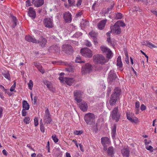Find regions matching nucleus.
Wrapping results in <instances>:
<instances>
[{
	"label": "nucleus",
	"instance_id": "0e129e2a",
	"mask_svg": "<svg viewBox=\"0 0 157 157\" xmlns=\"http://www.w3.org/2000/svg\"><path fill=\"white\" fill-rule=\"evenodd\" d=\"M144 141L145 142V145H148V144H150V141H147V139H145Z\"/></svg>",
	"mask_w": 157,
	"mask_h": 157
},
{
	"label": "nucleus",
	"instance_id": "ddd939ff",
	"mask_svg": "<svg viewBox=\"0 0 157 157\" xmlns=\"http://www.w3.org/2000/svg\"><path fill=\"white\" fill-rule=\"evenodd\" d=\"M83 94V92L80 90H75L74 92L75 99L77 103H80L81 101L80 97Z\"/></svg>",
	"mask_w": 157,
	"mask_h": 157
},
{
	"label": "nucleus",
	"instance_id": "c756f323",
	"mask_svg": "<svg viewBox=\"0 0 157 157\" xmlns=\"http://www.w3.org/2000/svg\"><path fill=\"white\" fill-rule=\"evenodd\" d=\"M117 65L120 67H121L122 66V63L121 62V56H119L117 58Z\"/></svg>",
	"mask_w": 157,
	"mask_h": 157
},
{
	"label": "nucleus",
	"instance_id": "79ce46f5",
	"mask_svg": "<svg viewBox=\"0 0 157 157\" xmlns=\"http://www.w3.org/2000/svg\"><path fill=\"white\" fill-rule=\"evenodd\" d=\"M83 133V131L82 130L77 131L75 130L74 131V134L76 135H80Z\"/></svg>",
	"mask_w": 157,
	"mask_h": 157
},
{
	"label": "nucleus",
	"instance_id": "f704fd0d",
	"mask_svg": "<svg viewBox=\"0 0 157 157\" xmlns=\"http://www.w3.org/2000/svg\"><path fill=\"white\" fill-rule=\"evenodd\" d=\"M30 118L29 117H27L24 118V122L26 124H29V123Z\"/></svg>",
	"mask_w": 157,
	"mask_h": 157
},
{
	"label": "nucleus",
	"instance_id": "052dcab7",
	"mask_svg": "<svg viewBox=\"0 0 157 157\" xmlns=\"http://www.w3.org/2000/svg\"><path fill=\"white\" fill-rule=\"evenodd\" d=\"M107 40L109 44H112L110 37L107 38Z\"/></svg>",
	"mask_w": 157,
	"mask_h": 157
},
{
	"label": "nucleus",
	"instance_id": "4c0bfd02",
	"mask_svg": "<svg viewBox=\"0 0 157 157\" xmlns=\"http://www.w3.org/2000/svg\"><path fill=\"white\" fill-rule=\"evenodd\" d=\"M28 85L29 89L31 90H32L33 85V82L32 80H31L29 81V82L28 83Z\"/></svg>",
	"mask_w": 157,
	"mask_h": 157
},
{
	"label": "nucleus",
	"instance_id": "4468645a",
	"mask_svg": "<svg viewBox=\"0 0 157 157\" xmlns=\"http://www.w3.org/2000/svg\"><path fill=\"white\" fill-rule=\"evenodd\" d=\"M44 121L46 124L50 123L52 121L48 109L45 111V114L44 118Z\"/></svg>",
	"mask_w": 157,
	"mask_h": 157
},
{
	"label": "nucleus",
	"instance_id": "603ef678",
	"mask_svg": "<svg viewBox=\"0 0 157 157\" xmlns=\"http://www.w3.org/2000/svg\"><path fill=\"white\" fill-rule=\"evenodd\" d=\"M141 110L143 111L144 110L146 109V107L144 104H142L140 107Z\"/></svg>",
	"mask_w": 157,
	"mask_h": 157
},
{
	"label": "nucleus",
	"instance_id": "de8ad7c7",
	"mask_svg": "<svg viewBox=\"0 0 157 157\" xmlns=\"http://www.w3.org/2000/svg\"><path fill=\"white\" fill-rule=\"evenodd\" d=\"M68 3L71 6H75V2L74 0H68Z\"/></svg>",
	"mask_w": 157,
	"mask_h": 157
},
{
	"label": "nucleus",
	"instance_id": "e2e57ef3",
	"mask_svg": "<svg viewBox=\"0 0 157 157\" xmlns=\"http://www.w3.org/2000/svg\"><path fill=\"white\" fill-rule=\"evenodd\" d=\"M82 14V13L81 12H78L76 14V16L77 17H79L81 16Z\"/></svg>",
	"mask_w": 157,
	"mask_h": 157
},
{
	"label": "nucleus",
	"instance_id": "bb28decb",
	"mask_svg": "<svg viewBox=\"0 0 157 157\" xmlns=\"http://www.w3.org/2000/svg\"><path fill=\"white\" fill-rule=\"evenodd\" d=\"M11 19L13 23L12 27L13 28H14L17 25V20L16 17L13 16H11Z\"/></svg>",
	"mask_w": 157,
	"mask_h": 157
},
{
	"label": "nucleus",
	"instance_id": "f8f14e48",
	"mask_svg": "<svg viewBox=\"0 0 157 157\" xmlns=\"http://www.w3.org/2000/svg\"><path fill=\"white\" fill-rule=\"evenodd\" d=\"M100 48L103 52L106 53L107 57L109 59L111 58L113 56V54L111 51L108 48L104 46H102Z\"/></svg>",
	"mask_w": 157,
	"mask_h": 157
},
{
	"label": "nucleus",
	"instance_id": "5701e85b",
	"mask_svg": "<svg viewBox=\"0 0 157 157\" xmlns=\"http://www.w3.org/2000/svg\"><path fill=\"white\" fill-rule=\"evenodd\" d=\"M107 155L110 157H112L113 156L114 154V149L113 147H109L107 150Z\"/></svg>",
	"mask_w": 157,
	"mask_h": 157
},
{
	"label": "nucleus",
	"instance_id": "a878e982",
	"mask_svg": "<svg viewBox=\"0 0 157 157\" xmlns=\"http://www.w3.org/2000/svg\"><path fill=\"white\" fill-rule=\"evenodd\" d=\"M23 109L28 110L29 108V105L27 101L25 100H24L22 102Z\"/></svg>",
	"mask_w": 157,
	"mask_h": 157
},
{
	"label": "nucleus",
	"instance_id": "a19ab883",
	"mask_svg": "<svg viewBox=\"0 0 157 157\" xmlns=\"http://www.w3.org/2000/svg\"><path fill=\"white\" fill-rule=\"evenodd\" d=\"M16 86V82H14V84L12 86L10 87V91H11V92L14 91V92H16V90H14V89L15 88Z\"/></svg>",
	"mask_w": 157,
	"mask_h": 157
},
{
	"label": "nucleus",
	"instance_id": "6e6d98bb",
	"mask_svg": "<svg viewBox=\"0 0 157 157\" xmlns=\"http://www.w3.org/2000/svg\"><path fill=\"white\" fill-rule=\"evenodd\" d=\"M26 6L28 7L31 6V3L29 0H27L26 1Z\"/></svg>",
	"mask_w": 157,
	"mask_h": 157
},
{
	"label": "nucleus",
	"instance_id": "39448f33",
	"mask_svg": "<svg viewBox=\"0 0 157 157\" xmlns=\"http://www.w3.org/2000/svg\"><path fill=\"white\" fill-rule=\"evenodd\" d=\"M59 79L60 82L63 83H66L67 85L71 86L74 83L75 80L73 78H63L62 77H59Z\"/></svg>",
	"mask_w": 157,
	"mask_h": 157
},
{
	"label": "nucleus",
	"instance_id": "864d4df0",
	"mask_svg": "<svg viewBox=\"0 0 157 157\" xmlns=\"http://www.w3.org/2000/svg\"><path fill=\"white\" fill-rule=\"evenodd\" d=\"M39 71H40L42 74H44V70L42 68V66L38 69Z\"/></svg>",
	"mask_w": 157,
	"mask_h": 157
},
{
	"label": "nucleus",
	"instance_id": "f03ea898",
	"mask_svg": "<svg viewBox=\"0 0 157 157\" xmlns=\"http://www.w3.org/2000/svg\"><path fill=\"white\" fill-rule=\"evenodd\" d=\"M121 90L117 88H116L113 90V92L109 100V103L111 106L114 105L117 100V97L121 94Z\"/></svg>",
	"mask_w": 157,
	"mask_h": 157
},
{
	"label": "nucleus",
	"instance_id": "20e7f679",
	"mask_svg": "<svg viewBox=\"0 0 157 157\" xmlns=\"http://www.w3.org/2000/svg\"><path fill=\"white\" fill-rule=\"evenodd\" d=\"M118 107H116L113 109L111 112L110 117H111L113 120H115L116 122H118L120 119V114L118 112Z\"/></svg>",
	"mask_w": 157,
	"mask_h": 157
},
{
	"label": "nucleus",
	"instance_id": "423d86ee",
	"mask_svg": "<svg viewBox=\"0 0 157 157\" xmlns=\"http://www.w3.org/2000/svg\"><path fill=\"white\" fill-rule=\"evenodd\" d=\"M80 52L83 56L86 57L90 58L93 56L92 51L87 48L82 49L80 50Z\"/></svg>",
	"mask_w": 157,
	"mask_h": 157
},
{
	"label": "nucleus",
	"instance_id": "c85d7f7f",
	"mask_svg": "<svg viewBox=\"0 0 157 157\" xmlns=\"http://www.w3.org/2000/svg\"><path fill=\"white\" fill-rule=\"evenodd\" d=\"M50 49L53 50L56 52H59L60 51V48L56 45H53L51 47Z\"/></svg>",
	"mask_w": 157,
	"mask_h": 157
},
{
	"label": "nucleus",
	"instance_id": "2eb2a0df",
	"mask_svg": "<svg viewBox=\"0 0 157 157\" xmlns=\"http://www.w3.org/2000/svg\"><path fill=\"white\" fill-rule=\"evenodd\" d=\"M71 14L69 12L64 13L63 17L65 21L67 23H70L72 20Z\"/></svg>",
	"mask_w": 157,
	"mask_h": 157
},
{
	"label": "nucleus",
	"instance_id": "774afa93",
	"mask_svg": "<svg viewBox=\"0 0 157 157\" xmlns=\"http://www.w3.org/2000/svg\"><path fill=\"white\" fill-rule=\"evenodd\" d=\"M37 100V98L36 96L34 97L33 98V102L34 104H36Z\"/></svg>",
	"mask_w": 157,
	"mask_h": 157
},
{
	"label": "nucleus",
	"instance_id": "e433bc0d",
	"mask_svg": "<svg viewBox=\"0 0 157 157\" xmlns=\"http://www.w3.org/2000/svg\"><path fill=\"white\" fill-rule=\"evenodd\" d=\"M89 34L91 37L94 38L96 37L97 35L96 33L93 31L89 33Z\"/></svg>",
	"mask_w": 157,
	"mask_h": 157
},
{
	"label": "nucleus",
	"instance_id": "c03bdc74",
	"mask_svg": "<svg viewBox=\"0 0 157 157\" xmlns=\"http://www.w3.org/2000/svg\"><path fill=\"white\" fill-rule=\"evenodd\" d=\"M146 149L149 151H150L151 152L153 151V147L150 145H147L146 147Z\"/></svg>",
	"mask_w": 157,
	"mask_h": 157
},
{
	"label": "nucleus",
	"instance_id": "aec40b11",
	"mask_svg": "<svg viewBox=\"0 0 157 157\" xmlns=\"http://www.w3.org/2000/svg\"><path fill=\"white\" fill-rule=\"evenodd\" d=\"M107 20H102L99 22L98 24V27L100 30L103 29L106 23Z\"/></svg>",
	"mask_w": 157,
	"mask_h": 157
},
{
	"label": "nucleus",
	"instance_id": "a211bd4d",
	"mask_svg": "<svg viewBox=\"0 0 157 157\" xmlns=\"http://www.w3.org/2000/svg\"><path fill=\"white\" fill-rule=\"evenodd\" d=\"M28 14L29 16L32 19H34L36 17V14L34 9L32 7H30L29 8Z\"/></svg>",
	"mask_w": 157,
	"mask_h": 157
},
{
	"label": "nucleus",
	"instance_id": "1a4fd4ad",
	"mask_svg": "<svg viewBox=\"0 0 157 157\" xmlns=\"http://www.w3.org/2000/svg\"><path fill=\"white\" fill-rule=\"evenodd\" d=\"M43 23L44 26L47 28H51L53 27V20L52 18H47L44 19Z\"/></svg>",
	"mask_w": 157,
	"mask_h": 157
},
{
	"label": "nucleus",
	"instance_id": "69168bd1",
	"mask_svg": "<svg viewBox=\"0 0 157 157\" xmlns=\"http://www.w3.org/2000/svg\"><path fill=\"white\" fill-rule=\"evenodd\" d=\"M148 41H144L141 42V44L143 45H145L146 46H147V43Z\"/></svg>",
	"mask_w": 157,
	"mask_h": 157
},
{
	"label": "nucleus",
	"instance_id": "a18cd8bd",
	"mask_svg": "<svg viewBox=\"0 0 157 157\" xmlns=\"http://www.w3.org/2000/svg\"><path fill=\"white\" fill-rule=\"evenodd\" d=\"M34 124L35 127H36L38 125V118L36 117L34 119Z\"/></svg>",
	"mask_w": 157,
	"mask_h": 157
},
{
	"label": "nucleus",
	"instance_id": "f257e3e1",
	"mask_svg": "<svg viewBox=\"0 0 157 157\" xmlns=\"http://www.w3.org/2000/svg\"><path fill=\"white\" fill-rule=\"evenodd\" d=\"M124 26H125V24L122 21H118L114 25L110 27L111 32L115 34H119L121 33V32L120 27Z\"/></svg>",
	"mask_w": 157,
	"mask_h": 157
},
{
	"label": "nucleus",
	"instance_id": "cd10ccee",
	"mask_svg": "<svg viewBox=\"0 0 157 157\" xmlns=\"http://www.w3.org/2000/svg\"><path fill=\"white\" fill-rule=\"evenodd\" d=\"M62 48L63 51H70V50L72 48V47L71 45H69L64 44L63 45Z\"/></svg>",
	"mask_w": 157,
	"mask_h": 157
},
{
	"label": "nucleus",
	"instance_id": "f3484780",
	"mask_svg": "<svg viewBox=\"0 0 157 157\" xmlns=\"http://www.w3.org/2000/svg\"><path fill=\"white\" fill-rule=\"evenodd\" d=\"M117 78L116 74L114 72L113 70H111L110 71L109 74L108 79L110 81H112L115 80Z\"/></svg>",
	"mask_w": 157,
	"mask_h": 157
},
{
	"label": "nucleus",
	"instance_id": "bf43d9fd",
	"mask_svg": "<svg viewBox=\"0 0 157 157\" xmlns=\"http://www.w3.org/2000/svg\"><path fill=\"white\" fill-rule=\"evenodd\" d=\"M111 91V88H109L107 90V94L108 95H109V94L110 93V92Z\"/></svg>",
	"mask_w": 157,
	"mask_h": 157
},
{
	"label": "nucleus",
	"instance_id": "58836bf2",
	"mask_svg": "<svg viewBox=\"0 0 157 157\" xmlns=\"http://www.w3.org/2000/svg\"><path fill=\"white\" fill-rule=\"evenodd\" d=\"M52 138L55 143H56L59 140L56 135H52Z\"/></svg>",
	"mask_w": 157,
	"mask_h": 157
},
{
	"label": "nucleus",
	"instance_id": "412c9836",
	"mask_svg": "<svg viewBox=\"0 0 157 157\" xmlns=\"http://www.w3.org/2000/svg\"><path fill=\"white\" fill-rule=\"evenodd\" d=\"M129 151L127 147H124L121 150V153L125 157H128L129 154Z\"/></svg>",
	"mask_w": 157,
	"mask_h": 157
},
{
	"label": "nucleus",
	"instance_id": "6ab92c4d",
	"mask_svg": "<svg viewBox=\"0 0 157 157\" xmlns=\"http://www.w3.org/2000/svg\"><path fill=\"white\" fill-rule=\"evenodd\" d=\"M25 39L26 40L29 42H32L33 43L36 44H37V43L39 42V41H37L36 39L29 35L26 36L25 37Z\"/></svg>",
	"mask_w": 157,
	"mask_h": 157
},
{
	"label": "nucleus",
	"instance_id": "2f4dec72",
	"mask_svg": "<svg viewBox=\"0 0 157 157\" xmlns=\"http://www.w3.org/2000/svg\"><path fill=\"white\" fill-rule=\"evenodd\" d=\"M42 119H41L40 121V129L41 132H44V125L42 122Z\"/></svg>",
	"mask_w": 157,
	"mask_h": 157
},
{
	"label": "nucleus",
	"instance_id": "9d476101",
	"mask_svg": "<svg viewBox=\"0 0 157 157\" xmlns=\"http://www.w3.org/2000/svg\"><path fill=\"white\" fill-rule=\"evenodd\" d=\"M101 142L103 147V150L105 151L107 150V145H109L110 144V141L107 137H102L101 138Z\"/></svg>",
	"mask_w": 157,
	"mask_h": 157
},
{
	"label": "nucleus",
	"instance_id": "5fc2aeb1",
	"mask_svg": "<svg viewBox=\"0 0 157 157\" xmlns=\"http://www.w3.org/2000/svg\"><path fill=\"white\" fill-rule=\"evenodd\" d=\"M82 3V0H78V1L77 2V3H76V6L78 7L79 6H80L81 4Z\"/></svg>",
	"mask_w": 157,
	"mask_h": 157
},
{
	"label": "nucleus",
	"instance_id": "72a5a7b5",
	"mask_svg": "<svg viewBox=\"0 0 157 157\" xmlns=\"http://www.w3.org/2000/svg\"><path fill=\"white\" fill-rule=\"evenodd\" d=\"M3 75L5 78L9 80H10V75L8 72H6L3 74Z\"/></svg>",
	"mask_w": 157,
	"mask_h": 157
},
{
	"label": "nucleus",
	"instance_id": "680f3d73",
	"mask_svg": "<svg viewBox=\"0 0 157 157\" xmlns=\"http://www.w3.org/2000/svg\"><path fill=\"white\" fill-rule=\"evenodd\" d=\"M2 153L5 156H6L7 155V152L6 150L5 149H4L2 151Z\"/></svg>",
	"mask_w": 157,
	"mask_h": 157
},
{
	"label": "nucleus",
	"instance_id": "dca6fc26",
	"mask_svg": "<svg viewBox=\"0 0 157 157\" xmlns=\"http://www.w3.org/2000/svg\"><path fill=\"white\" fill-rule=\"evenodd\" d=\"M79 103L78 105L80 109L83 112L86 111L88 107L87 103L84 101H82V100Z\"/></svg>",
	"mask_w": 157,
	"mask_h": 157
},
{
	"label": "nucleus",
	"instance_id": "8fccbe9b",
	"mask_svg": "<svg viewBox=\"0 0 157 157\" xmlns=\"http://www.w3.org/2000/svg\"><path fill=\"white\" fill-rule=\"evenodd\" d=\"M34 65L38 69L41 66L40 63L36 62H34Z\"/></svg>",
	"mask_w": 157,
	"mask_h": 157
},
{
	"label": "nucleus",
	"instance_id": "9b49d317",
	"mask_svg": "<svg viewBox=\"0 0 157 157\" xmlns=\"http://www.w3.org/2000/svg\"><path fill=\"white\" fill-rule=\"evenodd\" d=\"M92 66L89 63H87L83 65L82 69V72L83 74L89 73L92 70Z\"/></svg>",
	"mask_w": 157,
	"mask_h": 157
},
{
	"label": "nucleus",
	"instance_id": "3c124183",
	"mask_svg": "<svg viewBox=\"0 0 157 157\" xmlns=\"http://www.w3.org/2000/svg\"><path fill=\"white\" fill-rule=\"evenodd\" d=\"M26 109H23L21 113H22V115L23 116H26L27 113V112L26 111Z\"/></svg>",
	"mask_w": 157,
	"mask_h": 157
},
{
	"label": "nucleus",
	"instance_id": "b1692460",
	"mask_svg": "<svg viewBox=\"0 0 157 157\" xmlns=\"http://www.w3.org/2000/svg\"><path fill=\"white\" fill-rule=\"evenodd\" d=\"M37 40L39 41L37 44L39 43L42 47L45 46L47 42V40L45 38L41 37L40 39V40Z\"/></svg>",
	"mask_w": 157,
	"mask_h": 157
},
{
	"label": "nucleus",
	"instance_id": "0eeeda50",
	"mask_svg": "<svg viewBox=\"0 0 157 157\" xmlns=\"http://www.w3.org/2000/svg\"><path fill=\"white\" fill-rule=\"evenodd\" d=\"M126 117L127 119L132 123L137 124L139 122L138 118L135 117L134 114L132 113L129 111L127 112Z\"/></svg>",
	"mask_w": 157,
	"mask_h": 157
},
{
	"label": "nucleus",
	"instance_id": "338daca9",
	"mask_svg": "<svg viewBox=\"0 0 157 157\" xmlns=\"http://www.w3.org/2000/svg\"><path fill=\"white\" fill-rule=\"evenodd\" d=\"M27 147L30 149L31 150L34 151V149L31 147V145L30 144H28L27 145Z\"/></svg>",
	"mask_w": 157,
	"mask_h": 157
},
{
	"label": "nucleus",
	"instance_id": "4d7b16f0",
	"mask_svg": "<svg viewBox=\"0 0 157 157\" xmlns=\"http://www.w3.org/2000/svg\"><path fill=\"white\" fill-rule=\"evenodd\" d=\"M151 11L157 17V11L154 10H151Z\"/></svg>",
	"mask_w": 157,
	"mask_h": 157
},
{
	"label": "nucleus",
	"instance_id": "ea45409f",
	"mask_svg": "<svg viewBox=\"0 0 157 157\" xmlns=\"http://www.w3.org/2000/svg\"><path fill=\"white\" fill-rule=\"evenodd\" d=\"M122 17V15L120 13H118L116 14L115 18L117 19H121Z\"/></svg>",
	"mask_w": 157,
	"mask_h": 157
},
{
	"label": "nucleus",
	"instance_id": "473e14b6",
	"mask_svg": "<svg viewBox=\"0 0 157 157\" xmlns=\"http://www.w3.org/2000/svg\"><path fill=\"white\" fill-rule=\"evenodd\" d=\"M75 61L76 63H82L83 62L82 60L81 59V57L79 56H78V55L76 57L75 60Z\"/></svg>",
	"mask_w": 157,
	"mask_h": 157
},
{
	"label": "nucleus",
	"instance_id": "13d9d810",
	"mask_svg": "<svg viewBox=\"0 0 157 157\" xmlns=\"http://www.w3.org/2000/svg\"><path fill=\"white\" fill-rule=\"evenodd\" d=\"M3 109L2 107H0V118L2 116Z\"/></svg>",
	"mask_w": 157,
	"mask_h": 157
},
{
	"label": "nucleus",
	"instance_id": "7c9ffc66",
	"mask_svg": "<svg viewBox=\"0 0 157 157\" xmlns=\"http://www.w3.org/2000/svg\"><path fill=\"white\" fill-rule=\"evenodd\" d=\"M44 83L47 86V87L48 89H50L52 86V83L51 82L47 80H45L44 81Z\"/></svg>",
	"mask_w": 157,
	"mask_h": 157
},
{
	"label": "nucleus",
	"instance_id": "7ed1b4c3",
	"mask_svg": "<svg viewBox=\"0 0 157 157\" xmlns=\"http://www.w3.org/2000/svg\"><path fill=\"white\" fill-rule=\"evenodd\" d=\"M95 115L93 113H89L85 115L84 120L87 124L91 125L95 123Z\"/></svg>",
	"mask_w": 157,
	"mask_h": 157
},
{
	"label": "nucleus",
	"instance_id": "09e8293b",
	"mask_svg": "<svg viewBox=\"0 0 157 157\" xmlns=\"http://www.w3.org/2000/svg\"><path fill=\"white\" fill-rule=\"evenodd\" d=\"M140 102L139 101H137L135 103V107L136 109V110L138 111V108L140 107Z\"/></svg>",
	"mask_w": 157,
	"mask_h": 157
},
{
	"label": "nucleus",
	"instance_id": "37998d69",
	"mask_svg": "<svg viewBox=\"0 0 157 157\" xmlns=\"http://www.w3.org/2000/svg\"><path fill=\"white\" fill-rule=\"evenodd\" d=\"M85 44L86 46L88 47H90L91 46L92 44L90 42L86 40L85 41Z\"/></svg>",
	"mask_w": 157,
	"mask_h": 157
},
{
	"label": "nucleus",
	"instance_id": "6e6552de",
	"mask_svg": "<svg viewBox=\"0 0 157 157\" xmlns=\"http://www.w3.org/2000/svg\"><path fill=\"white\" fill-rule=\"evenodd\" d=\"M94 61L95 63H104L105 62V57L101 55H97L93 56Z\"/></svg>",
	"mask_w": 157,
	"mask_h": 157
},
{
	"label": "nucleus",
	"instance_id": "393cba45",
	"mask_svg": "<svg viewBox=\"0 0 157 157\" xmlns=\"http://www.w3.org/2000/svg\"><path fill=\"white\" fill-rule=\"evenodd\" d=\"M44 3V0H36L34 3V5L37 7L42 6Z\"/></svg>",
	"mask_w": 157,
	"mask_h": 157
},
{
	"label": "nucleus",
	"instance_id": "49530a36",
	"mask_svg": "<svg viewBox=\"0 0 157 157\" xmlns=\"http://www.w3.org/2000/svg\"><path fill=\"white\" fill-rule=\"evenodd\" d=\"M82 35V33L81 32H78L76 33L74 35V36L76 37H78Z\"/></svg>",
	"mask_w": 157,
	"mask_h": 157
},
{
	"label": "nucleus",
	"instance_id": "4be33fe9",
	"mask_svg": "<svg viewBox=\"0 0 157 157\" xmlns=\"http://www.w3.org/2000/svg\"><path fill=\"white\" fill-rule=\"evenodd\" d=\"M116 126L115 124L113 125V127L112 128L111 135L112 138L113 139L115 144H116L115 141L114 140L115 139L116 135Z\"/></svg>",
	"mask_w": 157,
	"mask_h": 157
},
{
	"label": "nucleus",
	"instance_id": "c9c22d12",
	"mask_svg": "<svg viewBox=\"0 0 157 157\" xmlns=\"http://www.w3.org/2000/svg\"><path fill=\"white\" fill-rule=\"evenodd\" d=\"M147 46L149 47L150 48H154L157 47L156 46H155L154 44H152L151 42H149V41H148L147 42Z\"/></svg>",
	"mask_w": 157,
	"mask_h": 157
}]
</instances>
